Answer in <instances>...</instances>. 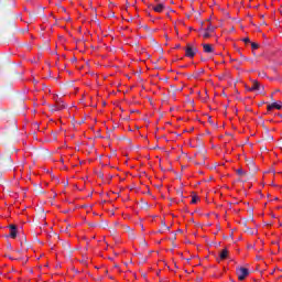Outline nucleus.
I'll return each mask as SVG.
<instances>
[{
  "mask_svg": "<svg viewBox=\"0 0 282 282\" xmlns=\"http://www.w3.org/2000/svg\"><path fill=\"white\" fill-rule=\"evenodd\" d=\"M206 32H215V26H213L212 24H209L206 29H205Z\"/></svg>",
  "mask_w": 282,
  "mask_h": 282,
  "instance_id": "nucleus-9",
  "label": "nucleus"
},
{
  "mask_svg": "<svg viewBox=\"0 0 282 282\" xmlns=\"http://www.w3.org/2000/svg\"><path fill=\"white\" fill-rule=\"evenodd\" d=\"M65 109V104H57V111Z\"/></svg>",
  "mask_w": 282,
  "mask_h": 282,
  "instance_id": "nucleus-10",
  "label": "nucleus"
},
{
  "mask_svg": "<svg viewBox=\"0 0 282 282\" xmlns=\"http://www.w3.org/2000/svg\"><path fill=\"white\" fill-rule=\"evenodd\" d=\"M197 202H199V197L193 196L192 197V204H196Z\"/></svg>",
  "mask_w": 282,
  "mask_h": 282,
  "instance_id": "nucleus-12",
  "label": "nucleus"
},
{
  "mask_svg": "<svg viewBox=\"0 0 282 282\" xmlns=\"http://www.w3.org/2000/svg\"><path fill=\"white\" fill-rule=\"evenodd\" d=\"M236 274H237V276H238V280H240V281H246V279L249 276V274H250V270H248L247 268H243V267H241V268H238L237 270H236Z\"/></svg>",
  "mask_w": 282,
  "mask_h": 282,
  "instance_id": "nucleus-1",
  "label": "nucleus"
},
{
  "mask_svg": "<svg viewBox=\"0 0 282 282\" xmlns=\"http://www.w3.org/2000/svg\"><path fill=\"white\" fill-rule=\"evenodd\" d=\"M180 47H182L180 44H177L176 46H175V50H180Z\"/></svg>",
  "mask_w": 282,
  "mask_h": 282,
  "instance_id": "nucleus-16",
  "label": "nucleus"
},
{
  "mask_svg": "<svg viewBox=\"0 0 282 282\" xmlns=\"http://www.w3.org/2000/svg\"><path fill=\"white\" fill-rule=\"evenodd\" d=\"M251 50H259V44L252 42L251 43Z\"/></svg>",
  "mask_w": 282,
  "mask_h": 282,
  "instance_id": "nucleus-11",
  "label": "nucleus"
},
{
  "mask_svg": "<svg viewBox=\"0 0 282 282\" xmlns=\"http://www.w3.org/2000/svg\"><path fill=\"white\" fill-rule=\"evenodd\" d=\"M196 54H197V48H194L193 46L187 45L185 50V55L187 56V58H194Z\"/></svg>",
  "mask_w": 282,
  "mask_h": 282,
  "instance_id": "nucleus-3",
  "label": "nucleus"
},
{
  "mask_svg": "<svg viewBox=\"0 0 282 282\" xmlns=\"http://www.w3.org/2000/svg\"><path fill=\"white\" fill-rule=\"evenodd\" d=\"M158 148V145L156 147H151V145H149V149H156Z\"/></svg>",
  "mask_w": 282,
  "mask_h": 282,
  "instance_id": "nucleus-17",
  "label": "nucleus"
},
{
  "mask_svg": "<svg viewBox=\"0 0 282 282\" xmlns=\"http://www.w3.org/2000/svg\"><path fill=\"white\" fill-rule=\"evenodd\" d=\"M267 109H268V111H272V109L281 110L282 109V102L279 101V102L270 104V105H268Z\"/></svg>",
  "mask_w": 282,
  "mask_h": 282,
  "instance_id": "nucleus-4",
  "label": "nucleus"
},
{
  "mask_svg": "<svg viewBox=\"0 0 282 282\" xmlns=\"http://www.w3.org/2000/svg\"><path fill=\"white\" fill-rule=\"evenodd\" d=\"M228 249H223L219 253V260L220 261H226V259H228Z\"/></svg>",
  "mask_w": 282,
  "mask_h": 282,
  "instance_id": "nucleus-5",
  "label": "nucleus"
},
{
  "mask_svg": "<svg viewBox=\"0 0 282 282\" xmlns=\"http://www.w3.org/2000/svg\"><path fill=\"white\" fill-rule=\"evenodd\" d=\"M237 174H238V175H242V174H243V170L238 169V170H237Z\"/></svg>",
  "mask_w": 282,
  "mask_h": 282,
  "instance_id": "nucleus-14",
  "label": "nucleus"
},
{
  "mask_svg": "<svg viewBox=\"0 0 282 282\" xmlns=\"http://www.w3.org/2000/svg\"><path fill=\"white\" fill-rule=\"evenodd\" d=\"M259 87H261V85H259L258 82H254L250 87L249 91H259Z\"/></svg>",
  "mask_w": 282,
  "mask_h": 282,
  "instance_id": "nucleus-8",
  "label": "nucleus"
},
{
  "mask_svg": "<svg viewBox=\"0 0 282 282\" xmlns=\"http://www.w3.org/2000/svg\"><path fill=\"white\" fill-rule=\"evenodd\" d=\"M9 237L11 239H17V235H19V228L17 227V225H9Z\"/></svg>",
  "mask_w": 282,
  "mask_h": 282,
  "instance_id": "nucleus-2",
  "label": "nucleus"
},
{
  "mask_svg": "<svg viewBox=\"0 0 282 282\" xmlns=\"http://www.w3.org/2000/svg\"><path fill=\"white\" fill-rule=\"evenodd\" d=\"M203 36H204V39H210V33L208 31H205Z\"/></svg>",
  "mask_w": 282,
  "mask_h": 282,
  "instance_id": "nucleus-13",
  "label": "nucleus"
},
{
  "mask_svg": "<svg viewBox=\"0 0 282 282\" xmlns=\"http://www.w3.org/2000/svg\"><path fill=\"white\" fill-rule=\"evenodd\" d=\"M203 48L205 54H213L214 50H213V45L210 44H203Z\"/></svg>",
  "mask_w": 282,
  "mask_h": 282,
  "instance_id": "nucleus-7",
  "label": "nucleus"
},
{
  "mask_svg": "<svg viewBox=\"0 0 282 282\" xmlns=\"http://www.w3.org/2000/svg\"><path fill=\"white\" fill-rule=\"evenodd\" d=\"M164 3H159V4H156V6H154V7H152V10H154V12H164Z\"/></svg>",
  "mask_w": 282,
  "mask_h": 282,
  "instance_id": "nucleus-6",
  "label": "nucleus"
},
{
  "mask_svg": "<svg viewBox=\"0 0 282 282\" xmlns=\"http://www.w3.org/2000/svg\"><path fill=\"white\" fill-rule=\"evenodd\" d=\"M199 73H200V74H204V69L202 68V69L199 70Z\"/></svg>",
  "mask_w": 282,
  "mask_h": 282,
  "instance_id": "nucleus-18",
  "label": "nucleus"
},
{
  "mask_svg": "<svg viewBox=\"0 0 282 282\" xmlns=\"http://www.w3.org/2000/svg\"><path fill=\"white\" fill-rule=\"evenodd\" d=\"M242 41H243V43H250V39L249 37H245Z\"/></svg>",
  "mask_w": 282,
  "mask_h": 282,
  "instance_id": "nucleus-15",
  "label": "nucleus"
}]
</instances>
